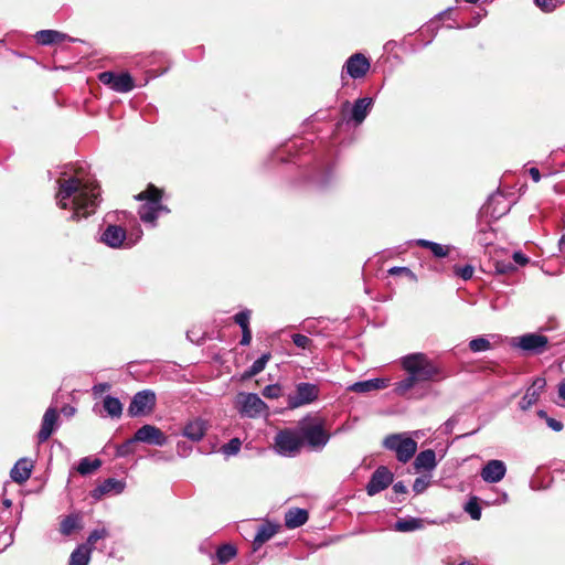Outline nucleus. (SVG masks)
<instances>
[{
    "label": "nucleus",
    "instance_id": "dca6fc26",
    "mask_svg": "<svg viewBox=\"0 0 565 565\" xmlns=\"http://www.w3.org/2000/svg\"><path fill=\"white\" fill-rule=\"evenodd\" d=\"M510 207L505 204V198L501 192L492 193L487 203L482 206V211L492 218L498 220L509 212Z\"/></svg>",
    "mask_w": 565,
    "mask_h": 565
},
{
    "label": "nucleus",
    "instance_id": "58836bf2",
    "mask_svg": "<svg viewBox=\"0 0 565 565\" xmlns=\"http://www.w3.org/2000/svg\"><path fill=\"white\" fill-rule=\"evenodd\" d=\"M137 443V440H134V436L129 439H127L125 443L118 445L116 447V456L119 458L128 457L129 455L135 452L134 445Z\"/></svg>",
    "mask_w": 565,
    "mask_h": 565
},
{
    "label": "nucleus",
    "instance_id": "a211bd4d",
    "mask_svg": "<svg viewBox=\"0 0 565 565\" xmlns=\"http://www.w3.org/2000/svg\"><path fill=\"white\" fill-rule=\"evenodd\" d=\"M126 231L119 225L109 224L102 233L100 242L111 248H120L125 245Z\"/></svg>",
    "mask_w": 565,
    "mask_h": 565
},
{
    "label": "nucleus",
    "instance_id": "79ce46f5",
    "mask_svg": "<svg viewBox=\"0 0 565 565\" xmlns=\"http://www.w3.org/2000/svg\"><path fill=\"white\" fill-rule=\"evenodd\" d=\"M262 393L264 397L275 399L282 395V387L279 384H269L263 388Z\"/></svg>",
    "mask_w": 565,
    "mask_h": 565
},
{
    "label": "nucleus",
    "instance_id": "338daca9",
    "mask_svg": "<svg viewBox=\"0 0 565 565\" xmlns=\"http://www.w3.org/2000/svg\"><path fill=\"white\" fill-rule=\"evenodd\" d=\"M537 416H539L540 418H544L545 420H546V417H548V416H547V414H546V412H545V411H543V409H540V411L537 412Z\"/></svg>",
    "mask_w": 565,
    "mask_h": 565
},
{
    "label": "nucleus",
    "instance_id": "9d476101",
    "mask_svg": "<svg viewBox=\"0 0 565 565\" xmlns=\"http://www.w3.org/2000/svg\"><path fill=\"white\" fill-rule=\"evenodd\" d=\"M548 339L539 333H525L523 335L512 338L511 345L519 348L524 352L541 354L545 351Z\"/></svg>",
    "mask_w": 565,
    "mask_h": 565
},
{
    "label": "nucleus",
    "instance_id": "412c9836",
    "mask_svg": "<svg viewBox=\"0 0 565 565\" xmlns=\"http://www.w3.org/2000/svg\"><path fill=\"white\" fill-rule=\"evenodd\" d=\"M373 106V98L362 97L358 98L351 109V116L348 121L352 120L355 125H361L367 117Z\"/></svg>",
    "mask_w": 565,
    "mask_h": 565
},
{
    "label": "nucleus",
    "instance_id": "6e6d98bb",
    "mask_svg": "<svg viewBox=\"0 0 565 565\" xmlns=\"http://www.w3.org/2000/svg\"><path fill=\"white\" fill-rule=\"evenodd\" d=\"M110 388V385L108 383H98L95 384L92 388L94 395H99L105 391H108Z\"/></svg>",
    "mask_w": 565,
    "mask_h": 565
},
{
    "label": "nucleus",
    "instance_id": "0eeeda50",
    "mask_svg": "<svg viewBox=\"0 0 565 565\" xmlns=\"http://www.w3.org/2000/svg\"><path fill=\"white\" fill-rule=\"evenodd\" d=\"M308 418L301 422V436L303 441L315 450H322L330 439V435L324 430L322 423L305 424Z\"/></svg>",
    "mask_w": 565,
    "mask_h": 565
},
{
    "label": "nucleus",
    "instance_id": "20e7f679",
    "mask_svg": "<svg viewBox=\"0 0 565 565\" xmlns=\"http://www.w3.org/2000/svg\"><path fill=\"white\" fill-rule=\"evenodd\" d=\"M383 447L396 454L399 462L409 461L417 450V443L406 434H391L383 440Z\"/></svg>",
    "mask_w": 565,
    "mask_h": 565
},
{
    "label": "nucleus",
    "instance_id": "f03ea898",
    "mask_svg": "<svg viewBox=\"0 0 565 565\" xmlns=\"http://www.w3.org/2000/svg\"><path fill=\"white\" fill-rule=\"evenodd\" d=\"M401 364L407 376L394 384V393L404 396L423 382L438 381L445 375L443 369L425 353H411L402 358Z\"/></svg>",
    "mask_w": 565,
    "mask_h": 565
},
{
    "label": "nucleus",
    "instance_id": "09e8293b",
    "mask_svg": "<svg viewBox=\"0 0 565 565\" xmlns=\"http://www.w3.org/2000/svg\"><path fill=\"white\" fill-rule=\"evenodd\" d=\"M388 274L392 275V276L405 275V276L409 277L413 280L416 279L415 274L408 267L395 266V267H392L391 269H388Z\"/></svg>",
    "mask_w": 565,
    "mask_h": 565
},
{
    "label": "nucleus",
    "instance_id": "2f4dec72",
    "mask_svg": "<svg viewBox=\"0 0 565 565\" xmlns=\"http://www.w3.org/2000/svg\"><path fill=\"white\" fill-rule=\"evenodd\" d=\"M270 359V353L262 354L257 360L253 362V364L244 372V377L249 379L257 374H259L265 367L267 362Z\"/></svg>",
    "mask_w": 565,
    "mask_h": 565
},
{
    "label": "nucleus",
    "instance_id": "5fc2aeb1",
    "mask_svg": "<svg viewBox=\"0 0 565 565\" xmlns=\"http://www.w3.org/2000/svg\"><path fill=\"white\" fill-rule=\"evenodd\" d=\"M512 257L514 263L520 266H524L529 263V258L521 252H514Z\"/></svg>",
    "mask_w": 565,
    "mask_h": 565
},
{
    "label": "nucleus",
    "instance_id": "393cba45",
    "mask_svg": "<svg viewBox=\"0 0 565 565\" xmlns=\"http://www.w3.org/2000/svg\"><path fill=\"white\" fill-rule=\"evenodd\" d=\"M279 529V525L277 524H273L270 522H265L263 523L255 536H254V541H253V548L254 551L258 550L265 542L269 541L278 531Z\"/></svg>",
    "mask_w": 565,
    "mask_h": 565
},
{
    "label": "nucleus",
    "instance_id": "aec40b11",
    "mask_svg": "<svg viewBox=\"0 0 565 565\" xmlns=\"http://www.w3.org/2000/svg\"><path fill=\"white\" fill-rule=\"evenodd\" d=\"M209 428V424L201 417L189 420L182 430V436L186 437L191 441L198 443L203 439Z\"/></svg>",
    "mask_w": 565,
    "mask_h": 565
},
{
    "label": "nucleus",
    "instance_id": "6ab92c4d",
    "mask_svg": "<svg viewBox=\"0 0 565 565\" xmlns=\"http://www.w3.org/2000/svg\"><path fill=\"white\" fill-rule=\"evenodd\" d=\"M546 386V381L543 377H536L532 385L527 387L524 396L521 398L519 406L522 411L530 409L540 398L542 392Z\"/></svg>",
    "mask_w": 565,
    "mask_h": 565
},
{
    "label": "nucleus",
    "instance_id": "c756f323",
    "mask_svg": "<svg viewBox=\"0 0 565 565\" xmlns=\"http://www.w3.org/2000/svg\"><path fill=\"white\" fill-rule=\"evenodd\" d=\"M415 243H416V245H418L420 247L429 249L431 252V254L437 258L447 257L449 254L448 246L441 245V244L433 242V241L420 238V239H417Z\"/></svg>",
    "mask_w": 565,
    "mask_h": 565
},
{
    "label": "nucleus",
    "instance_id": "2eb2a0df",
    "mask_svg": "<svg viewBox=\"0 0 565 565\" xmlns=\"http://www.w3.org/2000/svg\"><path fill=\"white\" fill-rule=\"evenodd\" d=\"M507 473V466L502 460H489L481 469L480 476L488 483H498Z\"/></svg>",
    "mask_w": 565,
    "mask_h": 565
},
{
    "label": "nucleus",
    "instance_id": "3c124183",
    "mask_svg": "<svg viewBox=\"0 0 565 565\" xmlns=\"http://www.w3.org/2000/svg\"><path fill=\"white\" fill-rule=\"evenodd\" d=\"M491 234L492 233L490 230H480L479 233L477 234V241L481 245H489L491 243L489 235Z\"/></svg>",
    "mask_w": 565,
    "mask_h": 565
},
{
    "label": "nucleus",
    "instance_id": "f8f14e48",
    "mask_svg": "<svg viewBox=\"0 0 565 565\" xmlns=\"http://www.w3.org/2000/svg\"><path fill=\"white\" fill-rule=\"evenodd\" d=\"M371 67L370 60L362 53L352 54L344 63L342 67L341 77H344V73L353 79L362 78L366 75Z\"/></svg>",
    "mask_w": 565,
    "mask_h": 565
},
{
    "label": "nucleus",
    "instance_id": "052dcab7",
    "mask_svg": "<svg viewBox=\"0 0 565 565\" xmlns=\"http://www.w3.org/2000/svg\"><path fill=\"white\" fill-rule=\"evenodd\" d=\"M529 173L534 182H539L541 180V173L537 168H530Z\"/></svg>",
    "mask_w": 565,
    "mask_h": 565
},
{
    "label": "nucleus",
    "instance_id": "69168bd1",
    "mask_svg": "<svg viewBox=\"0 0 565 565\" xmlns=\"http://www.w3.org/2000/svg\"><path fill=\"white\" fill-rule=\"evenodd\" d=\"M480 21V18L479 17H476L475 19H472V22H470L467 26L468 28H473L476 26Z\"/></svg>",
    "mask_w": 565,
    "mask_h": 565
},
{
    "label": "nucleus",
    "instance_id": "a18cd8bd",
    "mask_svg": "<svg viewBox=\"0 0 565 565\" xmlns=\"http://www.w3.org/2000/svg\"><path fill=\"white\" fill-rule=\"evenodd\" d=\"M459 419H460V418H459V414H455V415H452L451 417H449V418H448V419H447V420L441 425V427H440L441 433H443V434H446V435H450V434L454 431V429H455L456 425L459 423Z\"/></svg>",
    "mask_w": 565,
    "mask_h": 565
},
{
    "label": "nucleus",
    "instance_id": "b1692460",
    "mask_svg": "<svg viewBox=\"0 0 565 565\" xmlns=\"http://www.w3.org/2000/svg\"><path fill=\"white\" fill-rule=\"evenodd\" d=\"M32 468L31 461L26 458H21L12 467L10 477L14 482L22 484L30 478Z\"/></svg>",
    "mask_w": 565,
    "mask_h": 565
},
{
    "label": "nucleus",
    "instance_id": "4468645a",
    "mask_svg": "<svg viewBox=\"0 0 565 565\" xmlns=\"http://www.w3.org/2000/svg\"><path fill=\"white\" fill-rule=\"evenodd\" d=\"M393 473L385 466H380L372 473L367 484H366V493L370 497H373L381 491L385 490L393 482Z\"/></svg>",
    "mask_w": 565,
    "mask_h": 565
},
{
    "label": "nucleus",
    "instance_id": "f704fd0d",
    "mask_svg": "<svg viewBox=\"0 0 565 565\" xmlns=\"http://www.w3.org/2000/svg\"><path fill=\"white\" fill-rule=\"evenodd\" d=\"M236 548L231 544H223L216 551V558L220 564H226L236 556Z\"/></svg>",
    "mask_w": 565,
    "mask_h": 565
},
{
    "label": "nucleus",
    "instance_id": "9b49d317",
    "mask_svg": "<svg viewBox=\"0 0 565 565\" xmlns=\"http://www.w3.org/2000/svg\"><path fill=\"white\" fill-rule=\"evenodd\" d=\"M302 445L300 437L291 430H280L275 437V447L279 455L295 456Z\"/></svg>",
    "mask_w": 565,
    "mask_h": 565
},
{
    "label": "nucleus",
    "instance_id": "de8ad7c7",
    "mask_svg": "<svg viewBox=\"0 0 565 565\" xmlns=\"http://www.w3.org/2000/svg\"><path fill=\"white\" fill-rule=\"evenodd\" d=\"M429 486V478L427 477H418L415 479L413 483V490L415 493H423Z\"/></svg>",
    "mask_w": 565,
    "mask_h": 565
},
{
    "label": "nucleus",
    "instance_id": "ea45409f",
    "mask_svg": "<svg viewBox=\"0 0 565 565\" xmlns=\"http://www.w3.org/2000/svg\"><path fill=\"white\" fill-rule=\"evenodd\" d=\"M242 447V441L239 438H232L228 443L224 444L221 448V451L230 457L235 456L239 452Z\"/></svg>",
    "mask_w": 565,
    "mask_h": 565
},
{
    "label": "nucleus",
    "instance_id": "5701e85b",
    "mask_svg": "<svg viewBox=\"0 0 565 565\" xmlns=\"http://www.w3.org/2000/svg\"><path fill=\"white\" fill-rule=\"evenodd\" d=\"M126 483L122 480L108 478L96 487L92 494L95 499H100L105 494L114 493L119 494L125 490Z\"/></svg>",
    "mask_w": 565,
    "mask_h": 565
},
{
    "label": "nucleus",
    "instance_id": "864d4df0",
    "mask_svg": "<svg viewBox=\"0 0 565 565\" xmlns=\"http://www.w3.org/2000/svg\"><path fill=\"white\" fill-rule=\"evenodd\" d=\"M546 424L554 431H561L563 429L562 422H559L557 419L546 417Z\"/></svg>",
    "mask_w": 565,
    "mask_h": 565
},
{
    "label": "nucleus",
    "instance_id": "c03bdc74",
    "mask_svg": "<svg viewBox=\"0 0 565 565\" xmlns=\"http://www.w3.org/2000/svg\"><path fill=\"white\" fill-rule=\"evenodd\" d=\"M249 319L250 310L248 309L242 310L234 316V321L241 327V329L249 328Z\"/></svg>",
    "mask_w": 565,
    "mask_h": 565
},
{
    "label": "nucleus",
    "instance_id": "4be33fe9",
    "mask_svg": "<svg viewBox=\"0 0 565 565\" xmlns=\"http://www.w3.org/2000/svg\"><path fill=\"white\" fill-rule=\"evenodd\" d=\"M388 380L387 379H370L365 381H359L348 386V391L355 392L360 394H365L372 391H379L386 388L388 386Z\"/></svg>",
    "mask_w": 565,
    "mask_h": 565
},
{
    "label": "nucleus",
    "instance_id": "a19ab883",
    "mask_svg": "<svg viewBox=\"0 0 565 565\" xmlns=\"http://www.w3.org/2000/svg\"><path fill=\"white\" fill-rule=\"evenodd\" d=\"M109 535L106 527L95 529L90 532V534L87 537V541L85 544H88L93 548L94 544L102 539H105Z\"/></svg>",
    "mask_w": 565,
    "mask_h": 565
},
{
    "label": "nucleus",
    "instance_id": "774afa93",
    "mask_svg": "<svg viewBox=\"0 0 565 565\" xmlns=\"http://www.w3.org/2000/svg\"><path fill=\"white\" fill-rule=\"evenodd\" d=\"M559 248L562 250L565 248V235H563L559 239Z\"/></svg>",
    "mask_w": 565,
    "mask_h": 565
},
{
    "label": "nucleus",
    "instance_id": "423d86ee",
    "mask_svg": "<svg viewBox=\"0 0 565 565\" xmlns=\"http://www.w3.org/2000/svg\"><path fill=\"white\" fill-rule=\"evenodd\" d=\"M320 387L310 382H299L295 386V392L287 396V406L289 409H296L310 405L319 399Z\"/></svg>",
    "mask_w": 565,
    "mask_h": 565
},
{
    "label": "nucleus",
    "instance_id": "1a4fd4ad",
    "mask_svg": "<svg viewBox=\"0 0 565 565\" xmlns=\"http://www.w3.org/2000/svg\"><path fill=\"white\" fill-rule=\"evenodd\" d=\"M156 393L151 390H142L137 392L128 407V413L131 417L142 416L153 412L156 407Z\"/></svg>",
    "mask_w": 565,
    "mask_h": 565
},
{
    "label": "nucleus",
    "instance_id": "13d9d810",
    "mask_svg": "<svg viewBox=\"0 0 565 565\" xmlns=\"http://www.w3.org/2000/svg\"><path fill=\"white\" fill-rule=\"evenodd\" d=\"M330 179H331V170L328 169L323 177H321L320 179L316 180V183L319 186L323 188V186H326L329 183Z\"/></svg>",
    "mask_w": 565,
    "mask_h": 565
},
{
    "label": "nucleus",
    "instance_id": "cd10ccee",
    "mask_svg": "<svg viewBox=\"0 0 565 565\" xmlns=\"http://www.w3.org/2000/svg\"><path fill=\"white\" fill-rule=\"evenodd\" d=\"M35 39L41 45H51L64 41L66 34L55 30H41L35 33Z\"/></svg>",
    "mask_w": 565,
    "mask_h": 565
},
{
    "label": "nucleus",
    "instance_id": "a878e982",
    "mask_svg": "<svg viewBox=\"0 0 565 565\" xmlns=\"http://www.w3.org/2000/svg\"><path fill=\"white\" fill-rule=\"evenodd\" d=\"M308 511L300 508H294L285 514V525L288 529H296L303 525L308 521Z\"/></svg>",
    "mask_w": 565,
    "mask_h": 565
},
{
    "label": "nucleus",
    "instance_id": "ddd939ff",
    "mask_svg": "<svg viewBox=\"0 0 565 565\" xmlns=\"http://www.w3.org/2000/svg\"><path fill=\"white\" fill-rule=\"evenodd\" d=\"M134 440H137V443L162 447L167 444L168 438L157 426L146 424L136 430Z\"/></svg>",
    "mask_w": 565,
    "mask_h": 565
},
{
    "label": "nucleus",
    "instance_id": "4c0bfd02",
    "mask_svg": "<svg viewBox=\"0 0 565 565\" xmlns=\"http://www.w3.org/2000/svg\"><path fill=\"white\" fill-rule=\"evenodd\" d=\"M465 511L470 515L472 520H480L481 518V507L478 503V499L472 497L465 504Z\"/></svg>",
    "mask_w": 565,
    "mask_h": 565
},
{
    "label": "nucleus",
    "instance_id": "4d7b16f0",
    "mask_svg": "<svg viewBox=\"0 0 565 565\" xmlns=\"http://www.w3.org/2000/svg\"><path fill=\"white\" fill-rule=\"evenodd\" d=\"M252 341V331L250 329H242V339L241 344L242 345H248Z\"/></svg>",
    "mask_w": 565,
    "mask_h": 565
},
{
    "label": "nucleus",
    "instance_id": "473e14b6",
    "mask_svg": "<svg viewBox=\"0 0 565 565\" xmlns=\"http://www.w3.org/2000/svg\"><path fill=\"white\" fill-rule=\"evenodd\" d=\"M104 409L110 417H120L122 413V404L119 398L107 395L104 398Z\"/></svg>",
    "mask_w": 565,
    "mask_h": 565
},
{
    "label": "nucleus",
    "instance_id": "603ef678",
    "mask_svg": "<svg viewBox=\"0 0 565 565\" xmlns=\"http://www.w3.org/2000/svg\"><path fill=\"white\" fill-rule=\"evenodd\" d=\"M534 2L539 8H541L545 12H551L555 8L553 0H534Z\"/></svg>",
    "mask_w": 565,
    "mask_h": 565
},
{
    "label": "nucleus",
    "instance_id": "6e6552de",
    "mask_svg": "<svg viewBox=\"0 0 565 565\" xmlns=\"http://www.w3.org/2000/svg\"><path fill=\"white\" fill-rule=\"evenodd\" d=\"M98 79L116 93H129L135 88L134 78L128 72H102L98 75Z\"/></svg>",
    "mask_w": 565,
    "mask_h": 565
},
{
    "label": "nucleus",
    "instance_id": "bb28decb",
    "mask_svg": "<svg viewBox=\"0 0 565 565\" xmlns=\"http://www.w3.org/2000/svg\"><path fill=\"white\" fill-rule=\"evenodd\" d=\"M436 454L433 449L420 451L414 461L416 469L433 470L436 467Z\"/></svg>",
    "mask_w": 565,
    "mask_h": 565
},
{
    "label": "nucleus",
    "instance_id": "7ed1b4c3",
    "mask_svg": "<svg viewBox=\"0 0 565 565\" xmlns=\"http://www.w3.org/2000/svg\"><path fill=\"white\" fill-rule=\"evenodd\" d=\"M162 192L154 185L150 184L140 192L136 199L146 201L139 209V217L146 224L156 226V221L160 213H169V209L161 203Z\"/></svg>",
    "mask_w": 565,
    "mask_h": 565
},
{
    "label": "nucleus",
    "instance_id": "7c9ffc66",
    "mask_svg": "<svg viewBox=\"0 0 565 565\" xmlns=\"http://www.w3.org/2000/svg\"><path fill=\"white\" fill-rule=\"evenodd\" d=\"M423 527V520L418 518L399 519L394 524L398 532H413Z\"/></svg>",
    "mask_w": 565,
    "mask_h": 565
},
{
    "label": "nucleus",
    "instance_id": "680f3d73",
    "mask_svg": "<svg viewBox=\"0 0 565 565\" xmlns=\"http://www.w3.org/2000/svg\"><path fill=\"white\" fill-rule=\"evenodd\" d=\"M62 412L66 416H73L75 414L76 409L73 406H65V407H63Z\"/></svg>",
    "mask_w": 565,
    "mask_h": 565
},
{
    "label": "nucleus",
    "instance_id": "f3484780",
    "mask_svg": "<svg viewBox=\"0 0 565 565\" xmlns=\"http://www.w3.org/2000/svg\"><path fill=\"white\" fill-rule=\"evenodd\" d=\"M57 424H58V413H57L56 408L49 407L42 417L41 428L38 433L39 441L40 443L46 441L52 436V434L55 431V429L57 428Z\"/></svg>",
    "mask_w": 565,
    "mask_h": 565
},
{
    "label": "nucleus",
    "instance_id": "e433bc0d",
    "mask_svg": "<svg viewBox=\"0 0 565 565\" xmlns=\"http://www.w3.org/2000/svg\"><path fill=\"white\" fill-rule=\"evenodd\" d=\"M469 349L477 353V352H484L491 349L490 341L484 337H478L469 342Z\"/></svg>",
    "mask_w": 565,
    "mask_h": 565
},
{
    "label": "nucleus",
    "instance_id": "8fccbe9b",
    "mask_svg": "<svg viewBox=\"0 0 565 565\" xmlns=\"http://www.w3.org/2000/svg\"><path fill=\"white\" fill-rule=\"evenodd\" d=\"M516 269L515 265L511 262H508V263H497L495 265V270L499 273V274H508V273H512Z\"/></svg>",
    "mask_w": 565,
    "mask_h": 565
},
{
    "label": "nucleus",
    "instance_id": "c85d7f7f",
    "mask_svg": "<svg viewBox=\"0 0 565 565\" xmlns=\"http://www.w3.org/2000/svg\"><path fill=\"white\" fill-rule=\"evenodd\" d=\"M92 547L88 544L78 545L71 554L68 565H88Z\"/></svg>",
    "mask_w": 565,
    "mask_h": 565
},
{
    "label": "nucleus",
    "instance_id": "c9c22d12",
    "mask_svg": "<svg viewBox=\"0 0 565 565\" xmlns=\"http://www.w3.org/2000/svg\"><path fill=\"white\" fill-rule=\"evenodd\" d=\"M102 465V461L99 459H89L88 457H85L79 460L77 466V471L82 476L90 475L93 471L98 469Z\"/></svg>",
    "mask_w": 565,
    "mask_h": 565
},
{
    "label": "nucleus",
    "instance_id": "37998d69",
    "mask_svg": "<svg viewBox=\"0 0 565 565\" xmlns=\"http://www.w3.org/2000/svg\"><path fill=\"white\" fill-rule=\"evenodd\" d=\"M291 339L294 344L300 349L309 350L312 347V340L305 334L295 333L291 335Z\"/></svg>",
    "mask_w": 565,
    "mask_h": 565
},
{
    "label": "nucleus",
    "instance_id": "49530a36",
    "mask_svg": "<svg viewBox=\"0 0 565 565\" xmlns=\"http://www.w3.org/2000/svg\"><path fill=\"white\" fill-rule=\"evenodd\" d=\"M475 268L471 265L455 267V274L463 280H469L473 275Z\"/></svg>",
    "mask_w": 565,
    "mask_h": 565
},
{
    "label": "nucleus",
    "instance_id": "0e129e2a",
    "mask_svg": "<svg viewBox=\"0 0 565 565\" xmlns=\"http://www.w3.org/2000/svg\"><path fill=\"white\" fill-rule=\"evenodd\" d=\"M450 12H451V8H448L447 10H445V11H443V12L438 13V14L436 15V19H443V18H445V17H448V15L450 14Z\"/></svg>",
    "mask_w": 565,
    "mask_h": 565
},
{
    "label": "nucleus",
    "instance_id": "f257e3e1",
    "mask_svg": "<svg viewBox=\"0 0 565 565\" xmlns=\"http://www.w3.org/2000/svg\"><path fill=\"white\" fill-rule=\"evenodd\" d=\"M55 200L60 209L72 212L70 220L78 221L96 212L100 202V188L83 167L66 168L57 180Z\"/></svg>",
    "mask_w": 565,
    "mask_h": 565
},
{
    "label": "nucleus",
    "instance_id": "39448f33",
    "mask_svg": "<svg viewBox=\"0 0 565 565\" xmlns=\"http://www.w3.org/2000/svg\"><path fill=\"white\" fill-rule=\"evenodd\" d=\"M235 407L242 417L247 418H257L268 413L267 404L256 393H239Z\"/></svg>",
    "mask_w": 565,
    "mask_h": 565
},
{
    "label": "nucleus",
    "instance_id": "72a5a7b5",
    "mask_svg": "<svg viewBox=\"0 0 565 565\" xmlns=\"http://www.w3.org/2000/svg\"><path fill=\"white\" fill-rule=\"evenodd\" d=\"M81 526V519L78 515L71 514L67 515L62 522H61V532L64 535H71L75 530L79 529Z\"/></svg>",
    "mask_w": 565,
    "mask_h": 565
},
{
    "label": "nucleus",
    "instance_id": "bf43d9fd",
    "mask_svg": "<svg viewBox=\"0 0 565 565\" xmlns=\"http://www.w3.org/2000/svg\"><path fill=\"white\" fill-rule=\"evenodd\" d=\"M393 491L397 494H403L407 492V487L402 481H398L394 483Z\"/></svg>",
    "mask_w": 565,
    "mask_h": 565
},
{
    "label": "nucleus",
    "instance_id": "e2e57ef3",
    "mask_svg": "<svg viewBox=\"0 0 565 565\" xmlns=\"http://www.w3.org/2000/svg\"><path fill=\"white\" fill-rule=\"evenodd\" d=\"M558 395L563 401H565V381L558 386Z\"/></svg>",
    "mask_w": 565,
    "mask_h": 565
}]
</instances>
